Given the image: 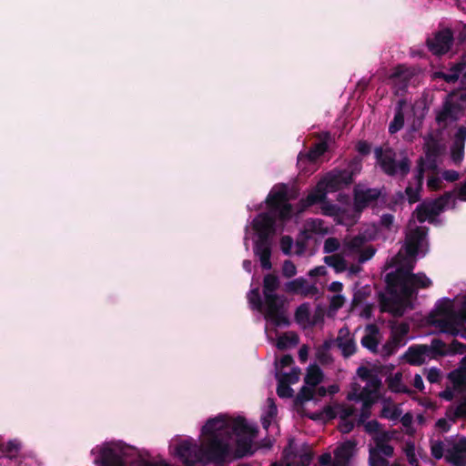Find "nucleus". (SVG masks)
<instances>
[{
    "mask_svg": "<svg viewBox=\"0 0 466 466\" xmlns=\"http://www.w3.org/2000/svg\"><path fill=\"white\" fill-rule=\"evenodd\" d=\"M289 201L288 185L284 183L275 185L265 200L269 212L260 213L253 219L252 227L258 234V239L254 244V253L258 257L263 269L272 268L269 237L275 231L276 218L286 221L292 217L293 208Z\"/></svg>",
    "mask_w": 466,
    "mask_h": 466,
    "instance_id": "f257e3e1",
    "label": "nucleus"
},
{
    "mask_svg": "<svg viewBox=\"0 0 466 466\" xmlns=\"http://www.w3.org/2000/svg\"><path fill=\"white\" fill-rule=\"evenodd\" d=\"M250 431V426L243 417L232 419L219 414L208 419L201 429L204 436L202 447L207 461L222 465L230 453L232 437Z\"/></svg>",
    "mask_w": 466,
    "mask_h": 466,
    "instance_id": "f03ea898",
    "label": "nucleus"
},
{
    "mask_svg": "<svg viewBox=\"0 0 466 466\" xmlns=\"http://www.w3.org/2000/svg\"><path fill=\"white\" fill-rule=\"evenodd\" d=\"M386 291L396 293V288L400 289V294L407 299L417 295L418 289H428L432 281L423 272L412 273L410 268H396L385 277Z\"/></svg>",
    "mask_w": 466,
    "mask_h": 466,
    "instance_id": "7ed1b4c3",
    "label": "nucleus"
},
{
    "mask_svg": "<svg viewBox=\"0 0 466 466\" xmlns=\"http://www.w3.org/2000/svg\"><path fill=\"white\" fill-rule=\"evenodd\" d=\"M280 287L279 278L272 273L263 278L262 292L265 299V318L276 327H289L290 321L284 312L285 298L277 294Z\"/></svg>",
    "mask_w": 466,
    "mask_h": 466,
    "instance_id": "20e7f679",
    "label": "nucleus"
},
{
    "mask_svg": "<svg viewBox=\"0 0 466 466\" xmlns=\"http://www.w3.org/2000/svg\"><path fill=\"white\" fill-rule=\"evenodd\" d=\"M374 154L381 170L386 175L394 177L397 174H400L404 177L410 173V160L408 157H403L397 163L395 159L396 154L390 147H388L385 150H383L382 147H376Z\"/></svg>",
    "mask_w": 466,
    "mask_h": 466,
    "instance_id": "39448f33",
    "label": "nucleus"
},
{
    "mask_svg": "<svg viewBox=\"0 0 466 466\" xmlns=\"http://www.w3.org/2000/svg\"><path fill=\"white\" fill-rule=\"evenodd\" d=\"M390 297L384 293H379V302L382 312H390L395 318H401L408 305H410V299H405L400 294V289L396 288V293L388 292Z\"/></svg>",
    "mask_w": 466,
    "mask_h": 466,
    "instance_id": "423d86ee",
    "label": "nucleus"
},
{
    "mask_svg": "<svg viewBox=\"0 0 466 466\" xmlns=\"http://www.w3.org/2000/svg\"><path fill=\"white\" fill-rule=\"evenodd\" d=\"M177 455L185 466H194L201 462L205 456L202 446L185 441L179 443L176 449Z\"/></svg>",
    "mask_w": 466,
    "mask_h": 466,
    "instance_id": "0eeeda50",
    "label": "nucleus"
},
{
    "mask_svg": "<svg viewBox=\"0 0 466 466\" xmlns=\"http://www.w3.org/2000/svg\"><path fill=\"white\" fill-rule=\"evenodd\" d=\"M320 181L328 192H336L353 182V172L348 169L332 170Z\"/></svg>",
    "mask_w": 466,
    "mask_h": 466,
    "instance_id": "6e6552de",
    "label": "nucleus"
},
{
    "mask_svg": "<svg viewBox=\"0 0 466 466\" xmlns=\"http://www.w3.org/2000/svg\"><path fill=\"white\" fill-rule=\"evenodd\" d=\"M293 440L289 441V445L283 450L282 457L279 461L270 464V466H309L312 461L313 455L310 451H305L298 454L291 450Z\"/></svg>",
    "mask_w": 466,
    "mask_h": 466,
    "instance_id": "1a4fd4ad",
    "label": "nucleus"
},
{
    "mask_svg": "<svg viewBox=\"0 0 466 466\" xmlns=\"http://www.w3.org/2000/svg\"><path fill=\"white\" fill-rule=\"evenodd\" d=\"M453 34L449 28L441 30L429 37L426 41L429 50L436 56L444 55L451 49L453 44Z\"/></svg>",
    "mask_w": 466,
    "mask_h": 466,
    "instance_id": "9d476101",
    "label": "nucleus"
},
{
    "mask_svg": "<svg viewBox=\"0 0 466 466\" xmlns=\"http://www.w3.org/2000/svg\"><path fill=\"white\" fill-rule=\"evenodd\" d=\"M416 187H413L410 184L407 186L405 194L408 197L410 204L418 202L420 199V192L422 188L424 180V158L420 157L417 161L416 174L414 177Z\"/></svg>",
    "mask_w": 466,
    "mask_h": 466,
    "instance_id": "9b49d317",
    "label": "nucleus"
},
{
    "mask_svg": "<svg viewBox=\"0 0 466 466\" xmlns=\"http://www.w3.org/2000/svg\"><path fill=\"white\" fill-rule=\"evenodd\" d=\"M445 460L452 466H466V437L460 438L446 451Z\"/></svg>",
    "mask_w": 466,
    "mask_h": 466,
    "instance_id": "f8f14e48",
    "label": "nucleus"
},
{
    "mask_svg": "<svg viewBox=\"0 0 466 466\" xmlns=\"http://www.w3.org/2000/svg\"><path fill=\"white\" fill-rule=\"evenodd\" d=\"M251 431L247 433H241L237 436L236 449L234 451V457L236 459H241L246 456H251L254 454L252 450L253 439L256 437L257 430L250 427Z\"/></svg>",
    "mask_w": 466,
    "mask_h": 466,
    "instance_id": "ddd939ff",
    "label": "nucleus"
},
{
    "mask_svg": "<svg viewBox=\"0 0 466 466\" xmlns=\"http://www.w3.org/2000/svg\"><path fill=\"white\" fill-rule=\"evenodd\" d=\"M380 197L381 190L375 187L355 191L354 208L357 211H362L363 209L368 208L371 203L379 200Z\"/></svg>",
    "mask_w": 466,
    "mask_h": 466,
    "instance_id": "4468645a",
    "label": "nucleus"
},
{
    "mask_svg": "<svg viewBox=\"0 0 466 466\" xmlns=\"http://www.w3.org/2000/svg\"><path fill=\"white\" fill-rule=\"evenodd\" d=\"M428 233L426 227H417L413 229L406 239V253L410 257L418 255L420 245L424 241Z\"/></svg>",
    "mask_w": 466,
    "mask_h": 466,
    "instance_id": "2eb2a0df",
    "label": "nucleus"
},
{
    "mask_svg": "<svg viewBox=\"0 0 466 466\" xmlns=\"http://www.w3.org/2000/svg\"><path fill=\"white\" fill-rule=\"evenodd\" d=\"M427 357H429V354L428 345L426 344L411 345L402 356V358L412 366L422 365Z\"/></svg>",
    "mask_w": 466,
    "mask_h": 466,
    "instance_id": "dca6fc26",
    "label": "nucleus"
},
{
    "mask_svg": "<svg viewBox=\"0 0 466 466\" xmlns=\"http://www.w3.org/2000/svg\"><path fill=\"white\" fill-rule=\"evenodd\" d=\"M327 188L319 180L316 187L308 194V196L299 200V204L301 209L304 210L317 203L324 202L327 198Z\"/></svg>",
    "mask_w": 466,
    "mask_h": 466,
    "instance_id": "f3484780",
    "label": "nucleus"
},
{
    "mask_svg": "<svg viewBox=\"0 0 466 466\" xmlns=\"http://www.w3.org/2000/svg\"><path fill=\"white\" fill-rule=\"evenodd\" d=\"M356 447L354 441H347L334 451V466H349Z\"/></svg>",
    "mask_w": 466,
    "mask_h": 466,
    "instance_id": "a211bd4d",
    "label": "nucleus"
},
{
    "mask_svg": "<svg viewBox=\"0 0 466 466\" xmlns=\"http://www.w3.org/2000/svg\"><path fill=\"white\" fill-rule=\"evenodd\" d=\"M337 347L341 350L344 358H350L354 355L357 350L356 342L350 336L348 329H340L336 339Z\"/></svg>",
    "mask_w": 466,
    "mask_h": 466,
    "instance_id": "6ab92c4d",
    "label": "nucleus"
},
{
    "mask_svg": "<svg viewBox=\"0 0 466 466\" xmlns=\"http://www.w3.org/2000/svg\"><path fill=\"white\" fill-rule=\"evenodd\" d=\"M461 112V106L456 102L446 100L443 103L442 109L438 113L436 121L438 123H446L447 121H455L459 118Z\"/></svg>",
    "mask_w": 466,
    "mask_h": 466,
    "instance_id": "aec40b11",
    "label": "nucleus"
},
{
    "mask_svg": "<svg viewBox=\"0 0 466 466\" xmlns=\"http://www.w3.org/2000/svg\"><path fill=\"white\" fill-rule=\"evenodd\" d=\"M367 334L360 340L362 347L366 348L372 353L378 352L380 329L376 324H369L366 327Z\"/></svg>",
    "mask_w": 466,
    "mask_h": 466,
    "instance_id": "412c9836",
    "label": "nucleus"
},
{
    "mask_svg": "<svg viewBox=\"0 0 466 466\" xmlns=\"http://www.w3.org/2000/svg\"><path fill=\"white\" fill-rule=\"evenodd\" d=\"M328 150V144L325 141H320L314 144L307 153H299L298 156V165H302L305 161L314 163Z\"/></svg>",
    "mask_w": 466,
    "mask_h": 466,
    "instance_id": "4be33fe9",
    "label": "nucleus"
},
{
    "mask_svg": "<svg viewBox=\"0 0 466 466\" xmlns=\"http://www.w3.org/2000/svg\"><path fill=\"white\" fill-rule=\"evenodd\" d=\"M455 313H451V316L438 319L434 323L438 326L441 332L450 334L451 336H457L459 334L458 326L463 324V322L454 316Z\"/></svg>",
    "mask_w": 466,
    "mask_h": 466,
    "instance_id": "5701e85b",
    "label": "nucleus"
},
{
    "mask_svg": "<svg viewBox=\"0 0 466 466\" xmlns=\"http://www.w3.org/2000/svg\"><path fill=\"white\" fill-rule=\"evenodd\" d=\"M451 198L452 193L448 191L431 202L426 203V206L430 210V214H431L433 218L438 216L445 208V207L449 205Z\"/></svg>",
    "mask_w": 466,
    "mask_h": 466,
    "instance_id": "b1692460",
    "label": "nucleus"
},
{
    "mask_svg": "<svg viewBox=\"0 0 466 466\" xmlns=\"http://www.w3.org/2000/svg\"><path fill=\"white\" fill-rule=\"evenodd\" d=\"M100 461L103 466H124L118 453L110 447L101 449Z\"/></svg>",
    "mask_w": 466,
    "mask_h": 466,
    "instance_id": "393cba45",
    "label": "nucleus"
},
{
    "mask_svg": "<svg viewBox=\"0 0 466 466\" xmlns=\"http://www.w3.org/2000/svg\"><path fill=\"white\" fill-rule=\"evenodd\" d=\"M322 379L323 372L321 369L316 364L309 365L304 378L305 384L310 387H315L322 381Z\"/></svg>",
    "mask_w": 466,
    "mask_h": 466,
    "instance_id": "a878e982",
    "label": "nucleus"
},
{
    "mask_svg": "<svg viewBox=\"0 0 466 466\" xmlns=\"http://www.w3.org/2000/svg\"><path fill=\"white\" fill-rule=\"evenodd\" d=\"M403 104L404 102L402 100L399 101V105L395 110L394 117L389 125V132L391 135L400 131L404 126V114L402 111Z\"/></svg>",
    "mask_w": 466,
    "mask_h": 466,
    "instance_id": "bb28decb",
    "label": "nucleus"
},
{
    "mask_svg": "<svg viewBox=\"0 0 466 466\" xmlns=\"http://www.w3.org/2000/svg\"><path fill=\"white\" fill-rule=\"evenodd\" d=\"M324 262L335 269L336 272H343L347 269V262L343 257L339 254H333L324 257Z\"/></svg>",
    "mask_w": 466,
    "mask_h": 466,
    "instance_id": "cd10ccee",
    "label": "nucleus"
},
{
    "mask_svg": "<svg viewBox=\"0 0 466 466\" xmlns=\"http://www.w3.org/2000/svg\"><path fill=\"white\" fill-rule=\"evenodd\" d=\"M428 354H431L433 358L449 355L446 343L440 339H432L431 345L428 346Z\"/></svg>",
    "mask_w": 466,
    "mask_h": 466,
    "instance_id": "c85d7f7f",
    "label": "nucleus"
},
{
    "mask_svg": "<svg viewBox=\"0 0 466 466\" xmlns=\"http://www.w3.org/2000/svg\"><path fill=\"white\" fill-rule=\"evenodd\" d=\"M310 309L309 303L304 302L300 304L295 311V320L299 325H309Z\"/></svg>",
    "mask_w": 466,
    "mask_h": 466,
    "instance_id": "c756f323",
    "label": "nucleus"
},
{
    "mask_svg": "<svg viewBox=\"0 0 466 466\" xmlns=\"http://www.w3.org/2000/svg\"><path fill=\"white\" fill-rule=\"evenodd\" d=\"M306 285L307 279H305L304 278H298L285 284V291L293 294H302V291L304 290Z\"/></svg>",
    "mask_w": 466,
    "mask_h": 466,
    "instance_id": "7c9ffc66",
    "label": "nucleus"
},
{
    "mask_svg": "<svg viewBox=\"0 0 466 466\" xmlns=\"http://www.w3.org/2000/svg\"><path fill=\"white\" fill-rule=\"evenodd\" d=\"M299 336L296 333L284 334L279 338L277 347L279 350H285L289 346H296L299 343Z\"/></svg>",
    "mask_w": 466,
    "mask_h": 466,
    "instance_id": "2f4dec72",
    "label": "nucleus"
},
{
    "mask_svg": "<svg viewBox=\"0 0 466 466\" xmlns=\"http://www.w3.org/2000/svg\"><path fill=\"white\" fill-rule=\"evenodd\" d=\"M370 292L371 290L370 286H365L357 289L353 294L351 309L360 305L370 295Z\"/></svg>",
    "mask_w": 466,
    "mask_h": 466,
    "instance_id": "473e14b6",
    "label": "nucleus"
},
{
    "mask_svg": "<svg viewBox=\"0 0 466 466\" xmlns=\"http://www.w3.org/2000/svg\"><path fill=\"white\" fill-rule=\"evenodd\" d=\"M402 410L399 407H390V405H384L380 410V417L382 419H388L390 420H397L400 417Z\"/></svg>",
    "mask_w": 466,
    "mask_h": 466,
    "instance_id": "72a5a7b5",
    "label": "nucleus"
},
{
    "mask_svg": "<svg viewBox=\"0 0 466 466\" xmlns=\"http://www.w3.org/2000/svg\"><path fill=\"white\" fill-rule=\"evenodd\" d=\"M369 466H390V462L371 447L369 451Z\"/></svg>",
    "mask_w": 466,
    "mask_h": 466,
    "instance_id": "f704fd0d",
    "label": "nucleus"
},
{
    "mask_svg": "<svg viewBox=\"0 0 466 466\" xmlns=\"http://www.w3.org/2000/svg\"><path fill=\"white\" fill-rule=\"evenodd\" d=\"M435 311L438 315L445 316L446 318L451 316V313H457L451 308V301L449 299H443L436 304Z\"/></svg>",
    "mask_w": 466,
    "mask_h": 466,
    "instance_id": "c9c22d12",
    "label": "nucleus"
},
{
    "mask_svg": "<svg viewBox=\"0 0 466 466\" xmlns=\"http://www.w3.org/2000/svg\"><path fill=\"white\" fill-rule=\"evenodd\" d=\"M248 300L254 309L261 311L263 309V302L260 297L259 289L255 288L248 293Z\"/></svg>",
    "mask_w": 466,
    "mask_h": 466,
    "instance_id": "e433bc0d",
    "label": "nucleus"
},
{
    "mask_svg": "<svg viewBox=\"0 0 466 466\" xmlns=\"http://www.w3.org/2000/svg\"><path fill=\"white\" fill-rule=\"evenodd\" d=\"M314 396L313 390L308 386H302L296 396V403L303 404L306 401L311 400Z\"/></svg>",
    "mask_w": 466,
    "mask_h": 466,
    "instance_id": "4c0bfd02",
    "label": "nucleus"
},
{
    "mask_svg": "<svg viewBox=\"0 0 466 466\" xmlns=\"http://www.w3.org/2000/svg\"><path fill=\"white\" fill-rule=\"evenodd\" d=\"M451 158L455 163H460L463 158L464 145L461 141H454L451 148Z\"/></svg>",
    "mask_w": 466,
    "mask_h": 466,
    "instance_id": "58836bf2",
    "label": "nucleus"
},
{
    "mask_svg": "<svg viewBox=\"0 0 466 466\" xmlns=\"http://www.w3.org/2000/svg\"><path fill=\"white\" fill-rule=\"evenodd\" d=\"M436 157H437L436 150L432 149V148H428V150L426 152L427 163L424 161V171L426 169H429L431 171L437 170L438 166H437Z\"/></svg>",
    "mask_w": 466,
    "mask_h": 466,
    "instance_id": "ea45409f",
    "label": "nucleus"
},
{
    "mask_svg": "<svg viewBox=\"0 0 466 466\" xmlns=\"http://www.w3.org/2000/svg\"><path fill=\"white\" fill-rule=\"evenodd\" d=\"M293 390L285 380H279L278 387H277V394L279 398H291L293 396Z\"/></svg>",
    "mask_w": 466,
    "mask_h": 466,
    "instance_id": "a19ab883",
    "label": "nucleus"
},
{
    "mask_svg": "<svg viewBox=\"0 0 466 466\" xmlns=\"http://www.w3.org/2000/svg\"><path fill=\"white\" fill-rule=\"evenodd\" d=\"M362 409L360 414L358 424H363L367 419L370 416V408L372 406V400L368 397L362 400Z\"/></svg>",
    "mask_w": 466,
    "mask_h": 466,
    "instance_id": "79ce46f5",
    "label": "nucleus"
},
{
    "mask_svg": "<svg viewBox=\"0 0 466 466\" xmlns=\"http://www.w3.org/2000/svg\"><path fill=\"white\" fill-rule=\"evenodd\" d=\"M416 218L419 222L423 223L428 218H433L431 214H430V210L426 206V203L420 204L415 210Z\"/></svg>",
    "mask_w": 466,
    "mask_h": 466,
    "instance_id": "37998d69",
    "label": "nucleus"
},
{
    "mask_svg": "<svg viewBox=\"0 0 466 466\" xmlns=\"http://www.w3.org/2000/svg\"><path fill=\"white\" fill-rule=\"evenodd\" d=\"M399 348L396 346V342L394 340H390V339L385 342L380 350V355L383 359H388L391 355H393Z\"/></svg>",
    "mask_w": 466,
    "mask_h": 466,
    "instance_id": "c03bdc74",
    "label": "nucleus"
},
{
    "mask_svg": "<svg viewBox=\"0 0 466 466\" xmlns=\"http://www.w3.org/2000/svg\"><path fill=\"white\" fill-rule=\"evenodd\" d=\"M431 453L434 459H436V460L441 459L444 455L443 442L441 441H432L431 444Z\"/></svg>",
    "mask_w": 466,
    "mask_h": 466,
    "instance_id": "a18cd8bd",
    "label": "nucleus"
},
{
    "mask_svg": "<svg viewBox=\"0 0 466 466\" xmlns=\"http://www.w3.org/2000/svg\"><path fill=\"white\" fill-rule=\"evenodd\" d=\"M393 438V432L380 431L376 435L372 437L373 441L376 445L388 443Z\"/></svg>",
    "mask_w": 466,
    "mask_h": 466,
    "instance_id": "49530a36",
    "label": "nucleus"
},
{
    "mask_svg": "<svg viewBox=\"0 0 466 466\" xmlns=\"http://www.w3.org/2000/svg\"><path fill=\"white\" fill-rule=\"evenodd\" d=\"M432 76L434 79H442L449 84L455 83L458 81V75H456V73H452L451 71L450 73L436 71L433 73Z\"/></svg>",
    "mask_w": 466,
    "mask_h": 466,
    "instance_id": "de8ad7c7",
    "label": "nucleus"
},
{
    "mask_svg": "<svg viewBox=\"0 0 466 466\" xmlns=\"http://www.w3.org/2000/svg\"><path fill=\"white\" fill-rule=\"evenodd\" d=\"M300 375V369L298 367L292 368L289 373H284L280 380L287 381L289 384H295L299 381Z\"/></svg>",
    "mask_w": 466,
    "mask_h": 466,
    "instance_id": "09e8293b",
    "label": "nucleus"
},
{
    "mask_svg": "<svg viewBox=\"0 0 466 466\" xmlns=\"http://www.w3.org/2000/svg\"><path fill=\"white\" fill-rule=\"evenodd\" d=\"M282 274L288 279L292 278L297 274V268L291 260L287 259L283 262Z\"/></svg>",
    "mask_w": 466,
    "mask_h": 466,
    "instance_id": "8fccbe9b",
    "label": "nucleus"
},
{
    "mask_svg": "<svg viewBox=\"0 0 466 466\" xmlns=\"http://www.w3.org/2000/svg\"><path fill=\"white\" fill-rule=\"evenodd\" d=\"M339 242L336 238H328L324 242V253H332L339 249Z\"/></svg>",
    "mask_w": 466,
    "mask_h": 466,
    "instance_id": "3c124183",
    "label": "nucleus"
},
{
    "mask_svg": "<svg viewBox=\"0 0 466 466\" xmlns=\"http://www.w3.org/2000/svg\"><path fill=\"white\" fill-rule=\"evenodd\" d=\"M401 380V374L398 373L395 375V377L390 380V389L394 392H403V393H409L410 390L403 387L402 389L398 388Z\"/></svg>",
    "mask_w": 466,
    "mask_h": 466,
    "instance_id": "603ef678",
    "label": "nucleus"
},
{
    "mask_svg": "<svg viewBox=\"0 0 466 466\" xmlns=\"http://www.w3.org/2000/svg\"><path fill=\"white\" fill-rule=\"evenodd\" d=\"M293 239L290 236H282L280 238V248L285 255L291 254Z\"/></svg>",
    "mask_w": 466,
    "mask_h": 466,
    "instance_id": "864d4df0",
    "label": "nucleus"
},
{
    "mask_svg": "<svg viewBox=\"0 0 466 466\" xmlns=\"http://www.w3.org/2000/svg\"><path fill=\"white\" fill-rule=\"evenodd\" d=\"M365 431L369 434H377L381 428V424L376 420H372L364 424Z\"/></svg>",
    "mask_w": 466,
    "mask_h": 466,
    "instance_id": "5fc2aeb1",
    "label": "nucleus"
},
{
    "mask_svg": "<svg viewBox=\"0 0 466 466\" xmlns=\"http://www.w3.org/2000/svg\"><path fill=\"white\" fill-rule=\"evenodd\" d=\"M374 449H376L379 451V454H383L384 456L389 458H391L394 454V448L388 443L376 445Z\"/></svg>",
    "mask_w": 466,
    "mask_h": 466,
    "instance_id": "6e6d98bb",
    "label": "nucleus"
},
{
    "mask_svg": "<svg viewBox=\"0 0 466 466\" xmlns=\"http://www.w3.org/2000/svg\"><path fill=\"white\" fill-rule=\"evenodd\" d=\"M465 349V345L457 339H453L448 348L449 355L456 354V353H463Z\"/></svg>",
    "mask_w": 466,
    "mask_h": 466,
    "instance_id": "4d7b16f0",
    "label": "nucleus"
},
{
    "mask_svg": "<svg viewBox=\"0 0 466 466\" xmlns=\"http://www.w3.org/2000/svg\"><path fill=\"white\" fill-rule=\"evenodd\" d=\"M442 181L438 176H431L428 178L427 186L431 190L437 191L441 188Z\"/></svg>",
    "mask_w": 466,
    "mask_h": 466,
    "instance_id": "13d9d810",
    "label": "nucleus"
},
{
    "mask_svg": "<svg viewBox=\"0 0 466 466\" xmlns=\"http://www.w3.org/2000/svg\"><path fill=\"white\" fill-rule=\"evenodd\" d=\"M375 252H376L375 248L371 246L364 248L363 250H361V252L360 254L359 261L360 263H364V262L370 260L374 256Z\"/></svg>",
    "mask_w": 466,
    "mask_h": 466,
    "instance_id": "bf43d9fd",
    "label": "nucleus"
},
{
    "mask_svg": "<svg viewBox=\"0 0 466 466\" xmlns=\"http://www.w3.org/2000/svg\"><path fill=\"white\" fill-rule=\"evenodd\" d=\"M357 151L362 156H368L370 154L371 147L370 144L365 140H360L356 146Z\"/></svg>",
    "mask_w": 466,
    "mask_h": 466,
    "instance_id": "052dcab7",
    "label": "nucleus"
},
{
    "mask_svg": "<svg viewBox=\"0 0 466 466\" xmlns=\"http://www.w3.org/2000/svg\"><path fill=\"white\" fill-rule=\"evenodd\" d=\"M345 302V299L342 295H334L330 299V309L333 310H338L342 308Z\"/></svg>",
    "mask_w": 466,
    "mask_h": 466,
    "instance_id": "680f3d73",
    "label": "nucleus"
},
{
    "mask_svg": "<svg viewBox=\"0 0 466 466\" xmlns=\"http://www.w3.org/2000/svg\"><path fill=\"white\" fill-rule=\"evenodd\" d=\"M405 453L408 458L409 463L412 466H418L419 461L415 456L414 446L412 444L407 447V449L405 450Z\"/></svg>",
    "mask_w": 466,
    "mask_h": 466,
    "instance_id": "e2e57ef3",
    "label": "nucleus"
},
{
    "mask_svg": "<svg viewBox=\"0 0 466 466\" xmlns=\"http://www.w3.org/2000/svg\"><path fill=\"white\" fill-rule=\"evenodd\" d=\"M356 413V409L353 406L343 407L339 412L340 420H349Z\"/></svg>",
    "mask_w": 466,
    "mask_h": 466,
    "instance_id": "0e129e2a",
    "label": "nucleus"
},
{
    "mask_svg": "<svg viewBox=\"0 0 466 466\" xmlns=\"http://www.w3.org/2000/svg\"><path fill=\"white\" fill-rule=\"evenodd\" d=\"M442 177L448 182H455L460 178V174L456 170L448 169L443 171Z\"/></svg>",
    "mask_w": 466,
    "mask_h": 466,
    "instance_id": "69168bd1",
    "label": "nucleus"
},
{
    "mask_svg": "<svg viewBox=\"0 0 466 466\" xmlns=\"http://www.w3.org/2000/svg\"><path fill=\"white\" fill-rule=\"evenodd\" d=\"M427 380L431 382V383H437L440 381L441 380V373H440V370L436 369V368H431L429 371H428V374H427Z\"/></svg>",
    "mask_w": 466,
    "mask_h": 466,
    "instance_id": "338daca9",
    "label": "nucleus"
},
{
    "mask_svg": "<svg viewBox=\"0 0 466 466\" xmlns=\"http://www.w3.org/2000/svg\"><path fill=\"white\" fill-rule=\"evenodd\" d=\"M454 418H466V399H464L455 409Z\"/></svg>",
    "mask_w": 466,
    "mask_h": 466,
    "instance_id": "774afa93",
    "label": "nucleus"
}]
</instances>
